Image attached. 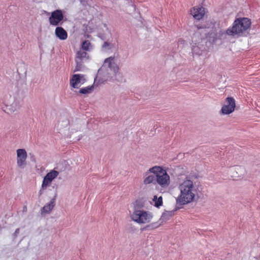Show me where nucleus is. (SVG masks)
<instances>
[{"label": "nucleus", "instance_id": "nucleus-1", "mask_svg": "<svg viewBox=\"0 0 260 260\" xmlns=\"http://www.w3.org/2000/svg\"><path fill=\"white\" fill-rule=\"evenodd\" d=\"M180 194L177 198V202L185 205L192 202L194 199L196 190L193 182L190 179L184 180L179 186Z\"/></svg>", "mask_w": 260, "mask_h": 260}, {"label": "nucleus", "instance_id": "nucleus-2", "mask_svg": "<svg viewBox=\"0 0 260 260\" xmlns=\"http://www.w3.org/2000/svg\"><path fill=\"white\" fill-rule=\"evenodd\" d=\"M20 107V101L15 96L6 95L0 103V108L6 114H16Z\"/></svg>", "mask_w": 260, "mask_h": 260}, {"label": "nucleus", "instance_id": "nucleus-3", "mask_svg": "<svg viewBox=\"0 0 260 260\" xmlns=\"http://www.w3.org/2000/svg\"><path fill=\"white\" fill-rule=\"evenodd\" d=\"M149 172L155 175V183L161 188H167L170 183V177L162 167L155 166L149 169Z\"/></svg>", "mask_w": 260, "mask_h": 260}, {"label": "nucleus", "instance_id": "nucleus-4", "mask_svg": "<svg viewBox=\"0 0 260 260\" xmlns=\"http://www.w3.org/2000/svg\"><path fill=\"white\" fill-rule=\"evenodd\" d=\"M250 24L251 21L247 18L237 19L233 26L226 30V34L229 36H240L250 27Z\"/></svg>", "mask_w": 260, "mask_h": 260}, {"label": "nucleus", "instance_id": "nucleus-5", "mask_svg": "<svg viewBox=\"0 0 260 260\" xmlns=\"http://www.w3.org/2000/svg\"><path fill=\"white\" fill-rule=\"evenodd\" d=\"M119 74V72H113V70H109V69L101 68L98 70L96 76L94 79V84L100 85L108 81L116 80Z\"/></svg>", "mask_w": 260, "mask_h": 260}, {"label": "nucleus", "instance_id": "nucleus-6", "mask_svg": "<svg viewBox=\"0 0 260 260\" xmlns=\"http://www.w3.org/2000/svg\"><path fill=\"white\" fill-rule=\"evenodd\" d=\"M131 218L132 220L139 224H145L151 221L153 214L149 211L140 210L135 207L131 214Z\"/></svg>", "mask_w": 260, "mask_h": 260}, {"label": "nucleus", "instance_id": "nucleus-7", "mask_svg": "<svg viewBox=\"0 0 260 260\" xmlns=\"http://www.w3.org/2000/svg\"><path fill=\"white\" fill-rule=\"evenodd\" d=\"M201 28H205L207 29L208 32L206 38L211 43H214L217 39L218 34L216 23L214 21H209L206 22L204 26L201 27Z\"/></svg>", "mask_w": 260, "mask_h": 260}, {"label": "nucleus", "instance_id": "nucleus-8", "mask_svg": "<svg viewBox=\"0 0 260 260\" xmlns=\"http://www.w3.org/2000/svg\"><path fill=\"white\" fill-rule=\"evenodd\" d=\"M63 17L62 11L59 9L56 10L51 12V15L49 18V21L50 25L57 26L61 24Z\"/></svg>", "mask_w": 260, "mask_h": 260}, {"label": "nucleus", "instance_id": "nucleus-9", "mask_svg": "<svg viewBox=\"0 0 260 260\" xmlns=\"http://www.w3.org/2000/svg\"><path fill=\"white\" fill-rule=\"evenodd\" d=\"M86 81L85 75L77 74L72 76L70 81V84L74 88H79Z\"/></svg>", "mask_w": 260, "mask_h": 260}, {"label": "nucleus", "instance_id": "nucleus-10", "mask_svg": "<svg viewBox=\"0 0 260 260\" xmlns=\"http://www.w3.org/2000/svg\"><path fill=\"white\" fill-rule=\"evenodd\" d=\"M101 68L103 69H109L113 72H119V68L116 62V59L114 57H109L105 59L104 62Z\"/></svg>", "mask_w": 260, "mask_h": 260}, {"label": "nucleus", "instance_id": "nucleus-11", "mask_svg": "<svg viewBox=\"0 0 260 260\" xmlns=\"http://www.w3.org/2000/svg\"><path fill=\"white\" fill-rule=\"evenodd\" d=\"M235 108V100L233 98L229 97L226 98V104L222 107L221 112L223 114H229L234 111Z\"/></svg>", "mask_w": 260, "mask_h": 260}, {"label": "nucleus", "instance_id": "nucleus-12", "mask_svg": "<svg viewBox=\"0 0 260 260\" xmlns=\"http://www.w3.org/2000/svg\"><path fill=\"white\" fill-rule=\"evenodd\" d=\"M27 153L24 149L17 150V164L18 167L23 168L26 165Z\"/></svg>", "mask_w": 260, "mask_h": 260}, {"label": "nucleus", "instance_id": "nucleus-13", "mask_svg": "<svg viewBox=\"0 0 260 260\" xmlns=\"http://www.w3.org/2000/svg\"><path fill=\"white\" fill-rule=\"evenodd\" d=\"M58 174V172L54 170L47 173L44 178L42 187L45 188L48 186L51 183L52 180L57 177Z\"/></svg>", "mask_w": 260, "mask_h": 260}, {"label": "nucleus", "instance_id": "nucleus-14", "mask_svg": "<svg viewBox=\"0 0 260 260\" xmlns=\"http://www.w3.org/2000/svg\"><path fill=\"white\" fill-rule=\"evenodd\" d=\"M190 14L196 20H201L205 15V9L203 7H195L190 10Z\"/></svg>", "mask_w": 260, "mask_h": 260}, {"label": "nucleus", "instance_id": "nucleus-15", "mask_svg": "<svg viewBox=\"0 0 260 260\" xmlns=\"http://www.w3.org/2000/svg\"><path fill=\"white\" fill-rule=\"evenodd\" d=\"M55 35L60 40H65L68 38L67 32L62 27L60 26L56 27Z\"/></svg>", "mask_w": 260, "mask_h": 260}, {"label": "nucleus", "instance_id": "nucleus-16", "mask_svg": "<svg viewBox=\"0 0 260 260\" xmlns=\"http://www.w3.org/2000/svg\"><path fill=\"white\" fill-rule=\"evenodd\" d=\"M149 170L145 173L144 176L143 183L145 185L155 183V175H149Z\"/></svg>", "mask_w": 260, "mask_h": 260}, {"label": "nucleus", "instance_id": "nucleus-17", "mask_svg": "<svg viewBox=\"0 0 260 260\" xmlns=\"http://www.w3.org/2000/svg\"><path fill=\"white\" fill-rule=\"evenodd\" d=\"M89 56L86 52L80 50L77 52L75 59L85 61L89 59Z\"/></svg>", "mask_w": 260, "mask_h": 260}, {"label": "nucleus", "instance_id": "nucleus-18", "mask_svg": "<svg viewBox=\"0 0 260 260\" xmlns=\"http://www.w3.org/2000/svg\"><path fill=\"white\" fill-rule=\"evenodd\" d=\"M99 85H96V84H94V82L93 83V85L90 86H88L87 87H85L83 88H81L79 92L81 94H89L92 92V91L93 90L95 87H98Z\"/></svg>", "mask_w": 260, "mask_h": 260}, {"label": "nucleus", "instance_id": "nucleus-19", "mask_svg": "<svg viewBox=\"0 0 260 260\" xmlns=\"http://www.w3.org/2000/svg\"><path fill=\"white\" fill-rule=\"evenodd\" d=\"M55 199H52L49 203L47 204L43 207L42 211L46 213H49L55 206Z\"/></svg>", "mask_w": 260, "mask_h": 260}, {"label": "nucleus", "instance_id": "nucleus-20", "mask_svg": "<svg viewBox=\"0 0 260 260\" xmlns=\"http://www.w3.org/2000/svg\"><path fill=\"white\" fill-rule=\"evenodd\" d=\"M81 48L83 51H90L92 50L93 46L89 41H85L82 44Z\"/></svg>", "mask_w": 260, "mask_h": 260}, {"label": "nucleus", "instance_id": "nucleus-21", "mask_svg": "<svg viewBox=\"0 0 260 260\" xmlns=\"http://www.w3.org/2000/svg\"><path fill=\"white\" fill-rule=\"evenodd\" d=\"M75 62L76 67L75 68V69L74 70V72L82 71L84 69V66L83 65V63L84 61L77 60V59H75Z\"/></svg>", "mask_w": 260, "mask_h": 260}, {"label": "nucleus", "instance_id": "nucleus-22", "mask_svg": "<svg viewBox=\"0 0 260 260\" xmlns=\"http://www.w3.org/2000/svg\"><path fill=\"white\" fill-rule=\"evenodd\" d=\"M153 201L154 202V205L156 207H158L162 204V198L161 197L157 198L156 196H154Z\"/></svg>", "mask_w": 260, "mask_h": 260}, {"label": "nucleus", "instance_id": "nucleus-23", "mask_svg": "<svg viewBox=\"0 0 260 260\" xmlns=\"http://www.w3.org/2000/svg\"><path fill=\"white\" fill-rule=\"evenodd\" d=\"M113 47H114V45L113 44L109 43L107 42H104V43L102 46L103 49L105 51H107L109 49H111Z\"/></svg>", "mask_w": 260, "mask_h": 260}, {"label": "nucleus", "instance_id": "nucleus-24", "mask_svg": "<svg viewBox=\"0 0 260 260\" xmlns=\"http://www.w3.org/2000/svg\"><path fill=\"white\" fill-rule=\"evenodd\" d=\"M192 51L194 53L197 54H200V52L198 50V48L197 47H193Z\"/></svg>", "mask_w": 260, "mask_h": 260}, {"label": "nucleus", "instance_id": "nucleus-25", "mask_svg": "<svg viewBox=\"0 0 260 260\" xmlns=\"http://www.w3.org/2000/svg\"><path fill=\"white\" fill-rule=\"evenodd\" d=\"M27 211V207L26 206H24L23 207V212H26Z\"/></svg>", "mask_w": 260, "mask_h": 260}, {"label": "nucleus", "instance_id": "nucleus-26", "mask_svg": "<svg viewBox=\"0 0 260 260\" xmlns=\"http://www.w3.org/2000/svg\"><path fill=\"white\" fill-rule=\"evenodd\" d=\"M32 1L36 3H41L43 1V0H32Z\"/></svg>", "mask_w": 260, "mask_h": 260}, {"label": "nucleus", "instance_id": "nucleus-27", "mask_svg": "<svg viewBox=\"0 0 260 260\" xmlns=\"http://www.w3.org/2000/svg\"><path fill=\"white\" fill-rule=\"evenodd\" d=\"M80 1V2L83 4V5H85V2L84 1V0H79Z\"/></svg>", "mask_w": 260, "mask_h": 260}, {"label": "nucleus", "instance_id": "nucleus-28", "mask_svg": "<svg viewBox=\"0 0 260 260\" xmlns=\"http://www.w3.org/2000/svg\"><path fill=\"white\" fill-rule=\"evenodd\" d=\"M158 128V126H157V125H156V126H154L153 128L155 129H156Z\"/></svg>", "mask_w": 260, "mask_h": 260}, {"label": "nucleus", "instance_id": "nucleus-29", "mask_svg": "<svg viewBox=\"0 0 260 260\" xmlns=\"http://www.w3.org/2000/svg\"><path fill=\"white\" fill-rule=\"evenodd\" d=\"M149 227H150V225H147V226L146 227V228H149Z\"/></svg>", "mask_w": 260, "mask_h": 260}]
</instances>
